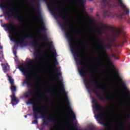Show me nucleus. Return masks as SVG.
Instances as JSON below:
<instances>
[{
	"label": "nucleus",
	"instance_id": "39448f33",
	"mask_svg": "<svg viewBox=\"0 0 130 130\" xmlns=\"http://www.w3.org/2000/svg\"><path fill=\"white\" fill-rule=\"evenodd\" d=\"M92 103L96 105L93 106V108H95V111L100 112L99 114L95 115L97 120H104L103 115H105V113L102 111V105L99 104L94 98H92Z\"/></svg>",
	"mask_w": 130,
	"mask_h": 130
},
{
	"label": "nucleus",
	"instance_id": "1a4fd4ad",
	"mask_svg": "<svg viewBox=\"0 0 130 130\" xmlns=\"http://www.w3.org/2000/svg\"><path fill=\"white\" fill-rule=\"evenodd\" d=\"M34 35L29 33L28 35L25 36L21 37V39L19 41H18L16 38L13 37V36H10L11 40L14 42H16L18 44H20V45H25L24 42H25V39H30V38H34Z\"/></svg>",
	"mask_w": 130,
	"mask_h": 130
},
{
	"label": "nucleus",
	"instance_id": "f3484780",
	"mask_svg": "<svg viewBox=\"0 0 130 130\" xmlns=\"http://www.w3.org/2000/svg\"><path fill=\"white\" fill-rule=\"evenodd\" d=\"M90 82L91 83H93L94 84H95V86L94 87V88L95 89H98L99 90H101V91H105V87L101 86L100 84H99V82H98V81H97V80H95L94 79H93V78L91 77L90 78Z\"/></svg>",
	"mask_w": 130,
	"mask_h": 130
},
{
	"label": "nucleus",
	"instance_id": "5fc2aeb1",
	"mask_svg": "<svg viewBox=\"0 0 130 130\" xmlns=\"http://www.w3.org/2000/svg\"><path fill=\"white\" fill-rule=\"evenodd\" d=\"M1 53H3V51L0 52V54H1Z\"/></svg>",
	"mask_w": 130,
	"mask_h": 130
},
{
	"label": "nucleus",
	"instance_id": "c9c22d12",
	"mask_svg": "<svg viewBox=\"0 0 130 130\" xmlns=\"http://www.w3.org/2000/svg\"><path fill=\"white\" fill-rule=\"evenodd\" d=\"M30 8L34 12H36V7L34 5H31Z\"/></svg>",
	"mask_w": 130,
	"mask_h": 130
},
{
	"label": "nucleus",
	"instance_id": "4d7b16f0",
	"mask_svg": "<svg viewBox=\"0 0 130 130\" xmlns=\"http://www.w3.org/2000/svg\"><path fill=\"white\" fill-rule=\"evenodd\" d=\"M42 130L44 129V128H42Z\"/></svg>",
	"mask_w": 130,
	"mask_h": 130
},
{
	"label": "nucleus",
	"instance_id": "6ab92c4d",
	"mask_svg": "<svg viewBox=\"0 0 130 130\" xmlns=\"http://www.w3.org/2000/svg\"><path fill=\"white\" fill-rule=\"evenodd\" d=\"M116 78H117V79H118V80H119V82L120 84H121L123 87V89H124V90H127V87L126 86V84H125V82H124V81L122 80V79H121V77H120V75L119 74V72H118V71H117L116 72Z\"/></svg>",
	"mask_w": 130,
	"mask_h": 130
},
{
	"label": "nucleus",
	"instance_id": "f03ea898",
	"mask_svg": "<svg viewBox=\"0 0 130 130\" xmlns=\"http://www.w3.org/2000/svg\"><path fill=\"white\" fill-rule=\"evenodd\" d=\"M42 101V97L40 96L38 100H33L32 99H29L27 103V105H32V111L34 112V118L35 119H38L39 117L38 115L40 114L42 116V125L44 126V125H48L49 121H51V122H54V123H56L57 121L55 118L53 117V115H49L48 117L45 118V115H47L48 113L47 112L42 110L40 108H37L35 104L38 103V104H40Z\"/></svg>",
	"mask_w": 130,
	"mask_h": 130
},
{
	"label": "nucleus",
	"instance_id": "e433bc0d",
	"mask_svg": "<svg viewBox=\"0 0 130 130\" xmlns=\"http://www.w3.org/2000/svg\"><path fill=\"white\" fill-rule=\"evenodd\" d=\"M111 56H112L115 59H119V57H116V55H115V54H112Z\"/></svg>",
	"mask_w": 130,
	"mask_h": 130
},
{
	"label": "nucleus",
	"instance_id": "864d4df0",
	"mask_svg": "<svg viewBox=\"0 0 130 130\" xmlns=\"http://www.w3.org/2000/svg\"><path fill=\"white\" fill-rule=\"evenodd\" d=\"M32 1V2H35V1H36V0H31Z\"/></svg>",
	"mask_w": 130,
	"mask_h": 130
},
{
	"label": "nucleus",
	"instance_id": "2f4dec72",
	"mask_svg": "<svg viewBox=\"0 0 130 130\" xmlns=\"http://www.w3.org/2000/svg\"><path fill=\"white\" fill-rule=\"evenodd\" d=\"M100 124L104 125L105 127H106V128L109 127V125L107 124V123L104 122H100Z\"/></svg>",
	"mask_w": 130,
	"mask_h": 130
},
{
	"label": "nucleus",
	"instance_id": "c85d7f7f",
	"mask_svg": "<svg viewBox=\"0 0 130 130\" xmlns=\"http://www.w3.org/2000/svg\"><path fill=\"white\" fill-rule=\"evenodd\" d=\"M60 76H61V73H59L58 74L54 76V78L56 80H58V81L60 80Z\"/></svg>",
	"mask_w": 130,
	"mask_h": 130
},
{
	"label": "nucleus",
	"instance_id": "f704fd0d",
	"mask_svg": "<svg viewBox=\"0 0 130 130\" xmlns=\"http://www.w3.org/2000/svg\"><path fill=\"white\" fill-rule=\"evenodd\" d=\"M84 83L85 84L86 87H87L88 84H89L90 82V80H89V79H84Z\"/></svg>",
	"mask_w": 130,
	"mask_h": 130
},
{
	"label": "nucleus",
	"instance_id": "bf43d9fd",
	"mask_svg": "<svg viewBox=\"0 0 130 130\" xmlns=\"http://www.w3.org/2000/svg\"><path fill=\"white\" fill-rule=\"evenodd\" d=\"M36 55V56H38V54H37Z\"/></svg>",
	"mask_w": 130,
	"mask_h": 130
},
{
	"label": "nucleus",
	"instance_id": "c756f323",
	"mask_svg": "<svg viewBox=\"0 0 130 130\" xmlns=\"http://www.w3.org/2000/svg\"><path fill=\"white\" fill-rule=\"evenodd\" d=\"M62 30H64L66 32H68V30H67V25H66V23H63L61 26Z\"/></svg>",
	"mask_w": 130,
	"mask_h": 130
},
{
	"label": "nucleus",
	"instance_id": "13d9d810",
	"mask_svg": "<svg viewBox=\"0 0 130 130\" xmlns=\"http://www.w3.org/2000/svg\"><path fill=\"white\" fill-rule=\"evenodd\" d=\"M0 61H1V62H2V61H3L2 60H0Z\"/></svg>",
	"mask_w": 130,
	"mask_h": 130
},
{
	"label": "nucleus",
	"instance_id": "de8ad7c7",
	"mask_svg": "<svg viewBox=\"0 0 130 130\" xmlns=\"http://www.w3.org/2000/svg\"><path fill=\"white\" fill-rule=\"evenodd\" d=\"M40 107H41V108H43V107H44V106H43V105H41V106H40Z\"/></svg>",
	"mask_w": 130,
	"mask_h": 130
},
{
	"label": "nucleus",
	"instance_id": "0eeeda50",
	"mask_svg": "<svg viewBox=\"0 0 130 130\" xmlns=\"http://www.w3.org/2000/svg\"><path fill=\"white\" fill-rule=\"evenodd\" d=\"M59 88L60 91H61V92L63 93V94H66V102L68 103L69 105H70V108H68V109H69L70 112L72 113L71 118L73 120H76V114H75V113H74V112H73V110H72V108H71V105H70V102L69 101V97L68 96V95H67V93L66 92V89H64V86L63 85V83H62V81H60V85L59 86Z\"/></svg>",
	"mask_w": 130,
	"mask_h": 130
},
{
	"label": "nucleus",
	"instance_id": "3c124183",
	"mask_svg": "<svg viewBox=\"0 0 130 130\" xmlns=\"http://www.w3.org/2000/svg\"><path fill=\"white\" fill-rule=\"evenodd\" d=\"M119 123H122V121L119 122Z\"/></svg>",
	"mask_w": 130,
	"mask_h": 130
},
{
	"label": "nucleus",
	"instance_id": "9d476101",
	"mask_svg": "<svg viewBox=\"0 0 130 130\" xmlns=\"http://www.w3.org/2000/svg\"><path fill=\"white\" fill-rule=\"evenodd\" d=\"M4 28H6L7 30L9 31L10 34H15L16 31L19 30V26L16 25L13 23H7L2 25Z\"/></svg>",
	"mask_w": 130,
	"mask_h": 130
},
{
	"label": "nucleus",
	"instance_id": "ea45409f",
	"mask_svg": "<svg viewBox=\"0 0 130 130\" xmlns=\"http://www.w3.org/2000/svg\"><path fill=\"white\" fill-rule=\"evenodd\" d=\"M48 45H49L50 48H52V43H49Z\"/></svg>",
	"mask_w": 130,
	"mask_h": 130
},
{
	"label": "nucleus",
	"instance_id": "09e8293b",
	"mask_svg": "<svg viewBox=\"0 0 130 130\" xmlns=\"http://www.w3.org/2000/svg\"><path fill=\"white\" fill-rule=\"evenodd\" d=\"M0 49H3V47L0 45Z\"/></svg>",
	"mask_w": 130,
	"mask_h": 130
},
{
	"label": "nucleus",
	"instance_id": "4c0bfd02",
	"mask_svg": "<svg viewBox=\"0 0 130 130\" xmlns=\"http://www.w3.org/2000/svg\"><path fill=\"white\" fill-rule=\"evenodd\" d=\"M32 124H38V120L37 119L32 121Z\"/></svg>",
	"mask_w": 130,
	"mask_h": 130
},
{
	"label": "nucleus",
	"instance_id": "dca6fc26",
	"mask_svg": "<svg viewBox=\"0 0 130 130\" xmlns=\"http://www.w3.org/2000/svg\"><path fill=\"white\" fill-rule=\"evenodd\" d=\"M53 56V71L55 73H59V68L56 67L57 66V59H56V51L54 50V52L52 53Z\"/></svg>",
	"mask_w": 130,
	"mask_h": 130
},
{
	"label": "nucleus",
	"instance_id": "8fccbe9b",
	"mask_svg": "<svg viewBox=\"0 0 130 130\" xmlns=\"http://www.w3.org/2000/svg\"><path fill=\"white\" fill-rule=\"evenodd\" d=\"M80 33H81L80 31H77V34H80Z\"/></svg>",
	"mask_w": 130,
	"mask_h": 130
},
{
	"label": "nucleus",
	"instance_id": "aec40b11",
	"mask_svg": "<svg viewBox=\"0 0 130 130\" xmlns=\"http://www.w3.org/2000/svg\"><path fill=\"white\" fill-rule=\"evenodd\" d=\"M11 104H12L13 106L14 105H17L18 103H19V99L16 98V94L11 95Z\"/></svg>",
	"mask_w": 130,
	"mask_h": 130
},
{
	"label": "nucleus",
	"instance_id": "473e14b6",
	"mask_svg": "<svg viewBox=\"0 0 130 130\" xmlns=\"http://www.w3.org/2000/svg\"><path fill=\"white\" fill-rule=\"evenodd\" d=\"M106 109H107V110H110V111H111L113 109V107H112V106L111 105H109L106 108Z\"/></svg>",
	"mask_w": 130,
	"mask_h": 130
},
{
	"label": "nucleus",
	"instance_id": "b1692460",
	"mask_svg": "<svg viewBox=\"0 0 130 130\" xmlns=\"http://www.w3.org/2000/svg\"><path fill=\"white\" fill-rule=\"evenodd\" d=\"M79 3V5L81 7V9L83 10V11H85V4L87 3V0H77Z\"/></svg>",
	"mask_w": 130,
	"mask_h": 130
},
{
	"label": "nucleus",
	"instance_id": "393cba45",
	"mask_svg": "<svg viewBox=\"0 0 130 130\" xmlns=\"http://www.w3.org/2000/svg\"><path fill=\"white\" fill-rule=\"evenodd\" d=\"M37 63H38V61L35 59H29V62H28V64L29 66H31L32 67L36 66Z\"/></svg>",
	"mask_w": 130,
	"mask_h": 130
},
{
	"label": "nucleus",
	"instance_id": "423d86ee",
	"mask_svg": "<svg viewBox=\"0 0 130 130\" xmlns=\"http://www.w3.org/2000/svg\"><path fill=\"white\" fill-rule=\"evenodd\" d=\"M117 1H118L119 7L122 8V10L117 14V17L119 18V19H121L124 15H128L129 14V9L123 4L122 0Z\"/></svg>",
	"mask_w": 130,
	"mask_h": 130
},
{
	"label": "nucleus",
	"instance_id": "a211bd4d",
	"mask_svg": "<svg viewBox=\"0 0 130 130\" xmlns=\"http://www.w3.org/2000/svg\"><path fill=\"white\" fill-rule=\"evenodd\" d=\"M39 42V40H38V39H36L35 41H31L30 44H31L34 49H37V48H38L39 51H40L42 48V45H40Z\"/></svg>",
	"mask_w": 130,
	"mask_h": 130
},
{
	"label": "nucleus",
	"instance_id": "680f3d73",
	"mask_svg": "<svg viewBox=\"0 0 130 130\" xmlns=\"http://www.w3.org/2000/svg\"><path fill=\"white\" fill-rule=\"evenodd\" d=\"M0 45H1V43H0Z\"/></svg>",
	"mask_w": 130,
	"mask_h": 130
},
{
	"label": "nucleus",
	"instance_id": "f8f14e48",
	"mask_svg": "<svg viewBox=\"0 0 130 130\" xmlns=\"http://www.w3.org/2000/svg\"><path fill=\"white\" fill-rule=\"evenodd\" d=\"M102 28H107V29H110L112 31H114V36L116 38L119 37L120 36V34H121V30L119 29H117L115 27L112 26L111 25H108L107 24H101Z\"/></svg>",
	"mask_w": 130,
	"mask_h": 130
},
{
	"label": "nucleus",
	"instance_id": "a18cd8bd",
	"mask_svg": "<svg viewBox=\"0 0 130 130\" xmlns=\"http://www.w3.org/2000/svg\"><path fill=\"white\" fill-rule=\"evenodd\" d=\"M27 115H29V114H27V115H24L25 118H27Z\"/></svg>",
	"mask_w": 130,
	"mask_h": 130
},
{
	"label": "nucleus",
	"instance_id": "6e6552de",
	"mask_svg": "<svg viewBox=\"0 0 130 130\" xmlns=\"http://www.w3.org/2000/svg\"><path fill=\"white\" fill-rule=\"evenodd\" d=\"M55 17L57 18H61L63 21H66V23H67V25H68L69 27L71 28L72 30H76V27H75L72 22L70 21V17H69V15H67L66 13L63 12L57 13Z\"/></svg>",
	"mask_w": 130,
	"mask_h": 130
},
{
	"label": "nucleus",
	"instance_id": "7c9ffc66",
	"mask_svg": "<svg viewBox=\"0 0 130 130\" xmlns=\"http://www.w3.org/2000/svg\"><path fill=\"white\" fill-rule=\"evenodd\" d=\"M70 123L71 124H74V127H73L74 130H78V128L77 127V123H74V121H71Z\"/></svg>",
	"mask_w": 130,
	"mask_h": 130
},
{
	"label": "nucleus",
	"instance_id": "72a5a7b5",
	"mask_svg": "<svg viewBox=\"0 0 130 130\" xmlns=\"http://www.w3.org/2000/svg\"><path fill=\"white\" fill-rule=\"evenodd\" d=\"M97 30L98 31L99 35H100V36H102V34H103L102 30H101L100 28H98Z\"/></svg>",
	"mask_w": 130,
	"mask_h": 130
},
{
	"label": "nucleus",
	"instance_id": "4be33fe9",
	"mask_svg": "<svg viewBox=\"0 0 130 130\" xmlns=\"http://www.w3.org/2000/svg\"><path fill=\"white\" fill-rule=\"evenodd\" d=\"M29 96H31V97H37L38 95L33 93V91L31 90H29L24 93V97L25 98H29Z\"/></svg>",
	"mask_w": 130,
	"mask_h": 130
},
{
	"label": "nucleus",
	"instance_id": "2eb2a0df",
	"mask_svg": "<svg viewBox=\"0 0 130 130\" xmlns=\"http://www.w3.org/2000/svg\"><path fill=\"white\" fill-rule=\"evenodd\" d=\"M92 93L95 94L98 99H99L100 101H103V102H104L105 101H110L111 100V98H110L109 95H102L101 94L98 93V92L95 90H93L92 91Z\"/></svg>",
	"mask_w": 130,
	"mask_h": 130
},
{
	"label": "nucleus",
	"instance_id": "7ed1b4c3",
	"mask_svg": "<svg viewBox=\"0 0 130 130\" xmlns=\"http://www.w3.org/2000/svg\"><path fill=\"white\" fill-rule=\"evenodd\" d=\"M20 71L23 74V76L25 77V80L23 82V84H26L28 86V87H32L34 91L36 92V93H38L39 91H40V89L38 87V86L32 84V79L34 78L31 74H28V71L24 69H27L26 66L21 65L18 67Z\"/></svg>",
	"mask_w": 130,
	"mask_h": 130
},
{
	"label": "nucleus",
	"instance_id": "a19ab883",
	"mask_svg": "<svg viewBox=\"0 0 130 130\" xmlns=\"http://www.w3.org/2000/svg\"><path fill=\"white\" fill-rule=\"evenodd\" d=\"M88 87H89V88H94V86H93V85H92V84H88Z\"/></svg>",
	"mask_w": 130,
	"mask_h": 130
},
{
	"label": "nucleus",
	"instance_id": "bb28decb",
	"mask_svg": "<svg viewBox=\"0 0 130 130\" xmlns=\"http://www.w3.org/2000/svg\"><path fill=\"white\" fill-rule=\"evenodd\" d=\"M7 76L8 77V80L10 82V83L13 86V85H14V80L13 79H12V77L9 75V74H7Z\"/></svg>",
	"mask_w": 130,
	"mask_h": 130
},
{
	"label": "nucleus",
	"instance_id": "052dcab7",
	"mask_svg": "<svg viewBox=\"0 0 130 130\" xmlns=\"http://www.w3.org/2000/svg\"><path fill=\"white\" fill-rule=\"evenodd\" d=\"M98 70H99V68H98Z\"/></svg>",
	"mask_w": 130,
	"mask_h": 130
},
{
	"label": "nucleus",
	"instance_id": "f257e3e1",
	"mask_svg": "<svg viewBox=\"0 0 130 130\" xmlns=\"http://www.w3.org/2000/svg\"><path fill=\"white\" fill-rule=\"evenodd\" d=\"M66 37L69 40L71 52L73 53L74 56H77V57L75 58V61L81 65V66L78 68V72L81 77H85L86 74H87V71H89L90 72H92V71L90 70L89 67L86 66L87 62L84 61V57H82V55H84L85 53L84 51H82L81 54H79L78 52H77V44H76L75 37L68 32H66Z\"/></svg>",
	"mask_w": 130,
	"mask_h": 130
},
{
	"label": "nucleus",
	"instance_id": "a878e982",
	"mask_svg": "<svg viewBox=\"0 0 130 130\" xmlns=\"http://www.w3.org/2000/svg\"><path fill=\"white\" fill-rule=\"evenodd\" d=\"M11 90L12 93V95H16V92H17V87L12 85L11 86Z\"/></svg>",
	"mask_w": 130,
	"mask_h": 130
},
{
	"label": "nucleus",
	"instance_id": "4468645a",
	"mask_svg": "<svg viewBox=\"0 0 130 130\" xmlns=\"http://www.w3.org/2000/svg\"><path fill=\"white\" fill-rule=\"evenodd\" d=\"M112 47V44L109 43L107 45H102L100 46V49L103 51L104 57L105 58H109L108 53H107V49H111Z\"/></svg>",
	"mask_w": 130,
	"mask_h": 130
},
{
	"label": "nucleus",
	"instance_id": "79ce46f5",
	"mask_svg": "<svg viewBox=\"0 0 130 130\" xmlns=\"http://www.w3.org/2000/svg\"><path fill=\"white\" fill-rule=\"evenodd\" d=\"M46 93H49L50 94H51V90H48L46 91Z\"/></svg>",
	"mask_w": 130,
	"mask_h": 130
},
{
	"label": "nucleus",
	"instance_id": "9b49d317",
	"mask_svg": "<svg viewBox=\"0 0 130 130\" xmlns=\"http://www.w3.org/2000/svg\"><path fill=\"white\" fill-rule=\"evenodd\" d=\"M101 4H102V9L103 10L104 17H109V15H108V14H109V11L104 9L106 6L109 7H111V0H102Z\"/></svg>",
	"mask_w": 130,
	"mask_h": 130
},
{
	"label": "nucleus",
	"instance_id": "6e6d98bb",
	"mask_svg": "<svg viewBox=\"0 0 130 130\" xmlns=\"http://www.w3.org/2000/svg\"><path fill=\"white\" fill-rule=\"evenodd\" d=\"M89 1H90V2H92V1H94V0H89Z\"/></svg>",
	"mask_w": 130,
	"mask_h": 130
},
{
	"label": "nucleus",
	"instance_id": "20e7f679",
	"mask_svg": "<svg viewBox=\"0 0 130 130\" xmlns=\"http://www.w3.org/2000/svg\"><path fill=\"white\" fill-rule=\"evenodd\" d=\"M0 8L2 9V10H9L8 11L5 13V16L8 17V18H11L14 17V19H16L19 23H24V18L21 16L16 15L17 11L16 9L13 8L11 9V7L10 5H6L4 3L0 4Z\"/></svg>",
	"mask_w": 130,
	"mask_h": 130
},
{
	"label": "nucleus",
	"instance_id": "ddd939ff",
	"mask_svg": "<svg viewBox=\"0 0 130 130\" xmlns=\"http://www.w3.org/2000/svg\"><path fill=\"white\" fill-rule=\"evenodd\" d=\"M37 17L39 22H41V27L38 29L39 32H42V31L46 30L45 28V24L44 23V20H43V17L40 10L37 13Z\"/></svg>",
	"mask_w": 130,
	"mask_h": 130
},
{
	"label": "nucleus",
	"instance_id": "c03bdc74",
	"mask_svg": "<svg viewBox=\"0 0 130 130\" xmlns=\"http://www.w3.org/2000/svg\"><path fill=\"white\" fill-rule=\"evenodd\" d=\"M29 69L30 70H31V71H33V70H34V68L33 67L30 68Z\"/></svg>",
	"mask_w": 130,
	"mask_h": 130
},
{
	"label": "nucleus",
	"instance_id": "58836bf2",
	"mask_svg": "<svg viewBox=\"0 0 130 130\" xmlns=\"http://www.w3.org/2000/svg\"><path fill=\"white\" fill-rule=\"evenodd\" d=\"M97 41H98V43H100V44H102V43H103L102 41H101V40H100V39H99V38H98Z\"/></svg>",
	"mask_w": 130,
	"mask_h": 130
},
{
	"label": "nucleus",
	"instance_id": "5701e85b",
	"mask_svg": "<svg viewBox=\"0 0 130 130\" xmlns=\"http://www.w3.org/2000/svg\"><path fill=\"white\" fill-rule=\"evenodd\" d=\"M1 66L3 67V70L4 73H8L10 72V66L8 63H2Z\"/></svg>",
	"mask_w": 130,
	"mask_h": 130
},
{
	"label": "nucleus",
	"instance_id": "412c9836",
	"mask_svg": "<svg viewBox=\"0 0 130 130\" xmlns=\"http://www.w3.org/2000/svg\"><path fill=\"white\" fill-rule=\"evenodd\" d=\"M127 40H126V38L125 37H123L122 39L120 40L116 44V46L122 47L123 46V44H124V42H127Z\"/></svg>",
	"mask_w": 130,
	"mask_h": 130
},
{
	"label": "nucleus",
	"instance_id": "37998d69",
	"mask_svg": "<svg viewBox=\"0 0 130 130\" xmlns=\"http://www.w3.org/2000/svg\"><path fill=\"white\" fill-rule=\"evenodd\" d=\"M13 53H14V55L16 56V57H17V51H14V52H13Z\"/></svg>",
	"mask_w": 130,
	"mask_h": 130
},
{
	"label": "nucleus",
	"instance_id": "603ef678",
	"mask_svg": "<svg viewBox=\"0 0 130 130\" xmlns=\"http://www.w3.org/2000/svg\"><path fill=\"white\" fill-rule=\"evenodd\" d=\"M49 130H53V129L51 128H50Z\"/></svg>",
	"mask_w": 130,
	"mask_h": 130
},
{
	"label": "nucleus",
	"instance_id": "cd10ccee",
	"mask_svg": "<svg viewBox=\"0 0 130 130\" xmlns=\"http://www.w3.org/2000/svg\"><path fill=\"white\" fill-rule=\"evenodd\" d=\"M39 39L40 40H46V41H48V38L47 37V36H42Z\"/></svg>",
	"mask_w": 130,
	"mask_h": 130
},
{
	"label": "nucleus",
	"instance_id": "49530a36",
	"mask_svg": "<svg viewBox=\"0 0 130 130\" xmlns=\"http://www.w3.org/2000/svg\"><path fill=\"white\" fill-rule=\"evenodd\" d=\"M127 94H128V95H129V96H130V91H127Z\"/></svg>",
	"mask_w": 130,
	"mask_h": 130
}]
</instances>
